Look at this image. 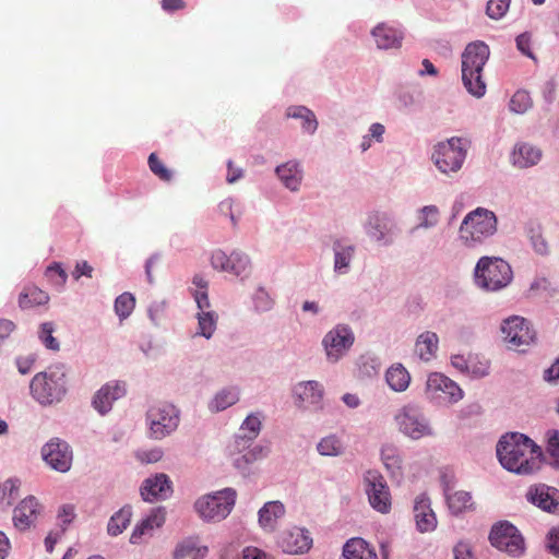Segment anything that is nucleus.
Returning a JSON list of instances; mask_svg holds the SVG:
<instances>
[{"label": "nucleus", "mask_w": 559, "mask_h": 559, "mask_svg": "<svg viewBox=\"0 0 559 559\" xmlns=\"http://www.w3.org/2000/svg\"><path fill=\"white\" fill-rule=\"evenodd\" d=\"M242 559H269L267 556L255 547H247L242 551Z\"/></svg>", "instance_id": "64"}, {"label": "nucleus", "mask_w": 559, "mask_h": 559, "mask_svg": "<svg viewBox=\"0 0 559 559\" xmlns=\"http://www.w3.org/2000/svg\"><path fill=\"white\" fill-rule=\"evenodd\" d=\"M516 48L526 57L536 60L535 55L531 49L532 36L528 33L520 34L516 39Z\"/></svg>", "instance_id": "54"}, {"label": "nucleus", "mask_w": 559, "mask_h": 559, "mask_svg": "<svg viewBox=\"0 0 559 559\" xmlns=\"http://www.w3.org/2000/svg\"><path fill=\"white\" fill-rule=\"evenodd\" d=\"M150 170L162 181L169 182L173 179V171L158 158L156 153H151L147 159Z\"/></svg>", "instance_id": "43"}, {"label": "nucleus", "mask_w": 559, "mask_h": 559, "mask_svg": "<svg viewBox=\"0 0 559 559\" xmlns=\"http://www.w3.org/2000/svg\"><path fill=\"white\" fill-rule=\"evenodd\" d=\"M451 362H452L453 367H455L460 371H467L477 377H483L488 373V364L487 362H480V366L478 368H475L474 361L471 357L466 359L462 355H455V356H452Z\"/></svg>", "instance_id": "38"}, {"label": "nucleus", "mask_w": 559, "mask_h": 559, "mask_svg": "<svg viewBox=\"0 0 559 559\" xmlns=\"http://www.w3.org/2000/svg\"><path fill=\"white\" fill-rule=\"evenodd\" d=\"M447 502L450 511L453 514H460L465 511L472 510L474 501L471 492L464 490H457L453 493L447 495Z\"/></svg>", "instance_id": "36"}, {"label": "nucleus", "mask_w": 559, "mask_h": 559, "mask_svg": "<svg viewBox=\"0 0 559 559\" xmlns=\"http://www.w3.org/2000/svg\"><path fill=\"white\" fill-rule=\"evenodd\" d=\"M239 400V391L237 388H225L218 391L209 404V408L214 412H222Z\"/></svg>", "instance_id": "35"}, {"label": "nucleus", "mask_w": 559, "mask_h": 559, "mask_svg": "<svg viewBox=\"0 0 559 559\" xmlns=\"http://www.w3.org/2000/svg\"><path fill=\"white\" fill-rule=\"evenodd\" d=\"M44 461L52 469L66 473L72 465V451L69 444L58 438L51 439L41 449Z\"/></svg>", "instance_id": "13"}, {"label": "nucleus", "mask_w": 559, "mask_h": 559, "mask_svg": "<svg viewBox=\"0 0 559 559\" xmlns=\"http://www.w3.org/2000/svg\"><path fill=\"white\" fill-rule=\"evenodd\" d=\"M335 261L334 269L338 273H345V269L348 266V257L344 250L340 249L338 242L335 243Z\"/></svg>", "instance_id": "56"}, {"label": "nucleus", "mask_w": 559, "mask_h": 559, "mask_svg": "<svg viewBox=\"0 0 559 559\" xmlns=\"http://www.w3.org/2000/svg\"><path fill=\"white\" fill-rule=\"evenodd\" d=\"M389 386L395 392L405 391L411 382V376L405 367L401 364L393 365L385 373Z\"/></svg>", "instance_id": "33"}, {"label": "nucleus", "mask_w": 559, "mask_h": 559, "mask_svg": "<svg viewBox=\"0 0 559 559\" xmlns=\"http://www.w3.org/2000/svg\"><path fill=\"white\" fill-rule=\"evenodd\" d=\"M20 481L17 479H7L0 484V501L11 506L19 495Z\"/></svg>", "instance_id": "46"}, {"label": "nucleus", "mask_w": 559, "mask_h": 559, "mask_svg": "<svg viewBox=\"0 0 559 559\" xmlns=\"http://www.w3.org/2000/svg\"><path fill=\"white\" fill-rule=\"evenodd\" d=\"M75 518L74 507L71 504H63L58 513V519L63 525L70 524Z\"/></svg>", "instance_id": "61"}, {"label": "nucleus", "mask_w": 559, "mask_h": 559, "mask_svg": "<svg viewBox=\"0 0 559 559\" xmlns=\"http://www.w3.org/2000/svg\"><path fill=\"white\" fill-rule=\"evenodd\" d=\"M194 299L198 304L200 311H209L210 309V300L207 296V289L203 290H194L193 293Z\"/></svg>", "instance_id": "62"}, {"label": "nucleus", "mask_w": 559, "mask_h": 559, "mask_svg": "<svg viewBox=\"0 0 559 559\" xmlns=\"http://www.w3.org/2000/svg\"><path fill=\"white\" fill-rule=\"evenodd\" d=\"M135 299L132 294L123 293L116 298L115 311L121 320L128 318L133 311Z\"/></svg>", "instance_id": "42"}, {"label": "nucleus", "mask_w": 559, "mask_h": 559, "mask_svg": "<svg viewBox=\"0 0 559 559\" xmlns=\"http://www.w3.org/2000/svg\"><path fill=\"white\" fill-rule=\"evenodd\" d=\"M501 332L507 347L512 350L525 352L526 347L536 340V333L531 323L519 316L503 320Z\"/></svg>", "instance_id": "7"}, {"label": "nucleus", "mask_w": 559, "mask_h": 559, "mask_svg": "<svg viewBox=\"0 0 559 559\" xmlns=\"http://www.w3.org/2000/svg\"><path fill=\"white\" fill-rule=\"evenodd\" d=\"M533 105L530 94L525 91H518L510 99V110L515 114L526 112Z\"/></svg>", "instance_id": "45"}, {"label": "nucleus", "mask_w": 559, "mask_h": 559, "mask_svg": "<svg viewBox=\"0 0 559 559\" xmlns=\"http://www.w3.org/2000/svg\"><path fill=\"white\" fill-rule=\"evenodd\" d=\"M147 420L151 435L156 439H162L177 428L179 417L173 405L160 404L150 408Z\"/></svg>", "instance_id": "11"}, {"label": "nucleus", "mask_w": 559, "mask_h": 559, "mask_svg": "<svg viewBox=\"0 0 559 559\" xmlns=\"http://www.w3.org/2000/svg\"><path fill=\"white\" fill-rule=\"evenodd\" d=\"M348 338L349 330L345 325H337L324 336L322 343L330 361L335 362L344 355Z\"/></svg>", "instance_id": "19"}, {"label": "nucleus", "mask_w": 559, "mask_h": 559, "mask_svg": "<svg viewBox=\"0 0 559 559\" xmlns=\"http://www.w3.org/2000/svg\"><path fill=\"white\" fill-rule=\"evenodd\" d=\"M294 392L298 399L300 407L314 411L322 408L323 389L319 382H300L295 386Z\"/></svg>", "instance_id": "20"}, {"label": "nucleus", "mask_w": 559, "mask_h": 559, "mask_svg": "<svg viewBox=\"0 0 559 559\" xmlns=\"http://www.w3.org/2000/svg\"><path fill=\"white\" fill-rule=\"evenodd\" d=\"M395 421L400 431L414 440L433 436L427 419L412 406H404L395 415Z\"/></svg>", "instance_id": "10"}, {"label": "nucleus", "mask_w": 559, "mask_h": 559, "mask_svg": "<svg viewBox=\"0 0 559 559\" xmlns=\"http://www.w3.org/2000/svg\"><path fill=\"white\" fill-rule=\"evenodd\" d=\"M468 142L462 138H451L435 146L432 160L443 174L456 173L466 157Z\"/></svg>", "instance_id": "6"}, {"label": "nucleus", "mask_w": 559, "mask_h": 559, "mask_svg": "<svg viewBox=\"0 0 559 559\" xmlns=\"http://www.w3.org/2000/svg\"><path fill=\"white\" fill-rule=\"evenodd\" d=\"M497 456L506 469L528 475L539 469L542 450L528 437L512 432L499 440Z\"/></svg>", "instance_id": "1"}, {"label": "nucleus", "mask_w": 559, "mask_h": 559, "mask_svg": "<svg viewBox=\"0 0 559 559\" xmlns=\"http://www.w3.org/2000/svg\"><path fill=\"white\" fill-rule=\"evenodd\" d=\"M414 516L416 526L421 533L431 532L437 526V518L430 507V500L425 495H420L415 500Z\"/></svg>", "instance_id": "25"}, {"label": "nucleus", "mask_w": 559, "mask_h": 559, "mask_svg": "<svg viewBox=\"0 0 559 559\" xmlns=\"http://www.w3.org/2000/svg\"><path fill=\"white\" fill-rule=\"evenodd\" d=\"M372 36L380 49L399 48L403 39L402 33L399 29L385 23L377 25L372 29Z\"/></svg>", "instance_id": "27"}, {"label": "nucleus", "mask_w": 559, "mask_h": 559, "mask_svg": "<svg viewBox=\"0 0 559 559\" xmlns=\"http://www.w3.org/2000/svg\"><path fill=\"white\" fill-rule=\"evenodd\" d=\"M526 500L548 513H559V489L546 484H535L527 488Z\"/></svg>", "instance_id": "14"}, {"label": "nucleus", "mask_w": 559, "mask_h": 559, "mask_svg": "<svg viewBox=\"0 0 559 559\" xmlns=\"http://www.w3.org/2000/svg\"><path fill=\"white\" fill-rule=\"evenodd\" d=\"M126 394L124 384L120 382H109L103 385L93 399V406L102 415L111 409L112 403Z\"/></svg>", "instance_id": "24"}, {"label": "nucleus", "mask_w": 559, "mask_h": 559, "mask_svg": "<svg viewBox=\"0 0 559 559\" xmlns=\"http://www.w3.org/2000/svg\"><path fill=\"white\" fill-rule=\"evenodd\" d=\"M93 267L86 261L78 262L75 269L72 272V276L75 281H79L81 276L92 277Z\"/></svg>", "instance_id": "60"}, {"label": "nucleus", "mask_w": 559, "mask_h": 559, "mask_svg": "<svg viewBox=\"0 0 559 559\" xmlns=\"http://www.w3.org/2000/svg\"><path fill=\"white\" fill-rule=\"evenodd\" d=\"M64 378L66 373L58 367L38 372L29 384L32 396L41 405L60 402L67 392Z\"/></svg>", "instance_id": "4"}, {"label": "nucleus", "mask_w": 559, "mask_h": 559, "mask_svg": "<svg viewBox=\"0 0 559 559\" xmlns=\"http://www.w3.org/2000/svg\"><path fill=\"white\" fill-rule=\"evenodd\" d=\"M46 276L57 286H63L68 278V274L59 263H53L48 266L46 270Z\"/></svg>", "instance_id": "53"}, {"label": "nucleus", "mask_w": 559, "mask_h": 559, "mask_svg": "<svg viewBox=\"0 0 559 559\" xmlns=\"http://www.w3.org/2000/svg\"><path fill=\"white\" fill-rule=\"evenodd\" d=\"M542 158V151L528 143L518 144L512 153L513 165L519 168H527L536 165Z\"/></svg>", "instance_id": "28"}, {"label": "nucleus", "mask_w": 559, "mask_h": 559, "mask_svg": "<svg viewBox=\"0 0 559 559\" xmlns=\"http://www.w3.org/2000/svg\"><path fill=\"white\" fill-rule=\"evenodd\" d=\"M40 513V506L34 496H29L21 501L14 509L13 522L16 528L25 531L29 528L37 520Z\"/></svg>", "instance_id": "22"}, {"label": "nucleus", "mask_w": 559, "mask_h": 559, "mask_svg": "<svg viewBox=\"0 0 559 559\" xmlns=\"http://www.w3.org/2000/svg\"><path fill=\"white\" fill-rule=\"evenodd\" d=\"M211 263L214 269L230 273L235 276H246L250 270L249 258L238 251H234L227 255L224 251L216 250L212 254Z\"/></svg>", "instance_id": "15"}, {"label": "nucleus", "mask_w": 559, "mask_h": 559, "mask_svg": "<svg viewBox=\"0 0 559 559\" xmlns=\"http://www.w3.org/2000/svg\"><path fill=\"white\" fill-rule=\"evenodd\" d=\"M454 559H475L471 546L460 542L453 549Z\"/></svg>", "instance_id": "59"}, {"label": "nucleus", "mask_w": 559, "mask_h": 559, "mask_svg": "<svg viewBox=\"0 0 559 559\" xmlns=\"http://www.w3.org/2000/svg\"><path fill=\"white\" fill-rule=\"evenodd\" d=\"M275 171L286 188L292 191H297L299 189L302 179V171L297 163L287 162L277 166Z\"/></svg>", "instance_id": "30"}, {"label": "nucleus", "mask_w": 559, "mask_h": 559, "mask_svg": "<svg viewBox=\"0 0 559 559\" xmlns=\"http://www.w3.org/2000/svg\"><path fill=\"white\" fill-rule=\"evenodd\" d=\"M524 235L528 240L533 251L542 257H546L551 251L550 242L545 234L543 224L535 218L528 219L523 227Z\"/></svg>", "instance_id": "21"}, {"label": "nucleus", "mask_w": 559, "mask_h": 559, "mask_svg": "<svg viewBox=\"0 0 559 559\" xmlns=\"http://www.w3.org/2000/svg\"><path fill=\"white\" fill-rule=\"evenodd\" d=\"M381 457L383 464L389 471L394 473L396 469L401 468L402 459L394 447L388 445L382 448Z\"/></svg>", "instance_id": "49"}, {"label": "nucleus", "mask_w": 559, "mask_h": 559, "mask_svg": "<svg viewBox=\"0 0 559 559\" xmlns=\"http://www.w3.org/2000/svg\"><path fill=\"white\" fill-rule=\"evenodd\" d=\"M165 523V512L162 508H157L144 520H142L133 530L130 542L140 544L144 536H151L155 528L160 527Z\"/></svg>", "instance_id": "26"}, {"label": "nucleus", "mask_w": 559, "mask_h": 559, "mask_svg": "<svg viewBox=\"0 0 559 559\" xmlns=\"http://www.w3.org/2000/svg\"><path fill=\"white\" fill-rule=\"evenodd\" d=\"M511 0H489L486 13L490 19L499 20L506 15L509 10Z\"/></svg>", "instance_id": "50"}, {"label": "nucleus", "mask_w": 559, "mask_h": 559, "mask_svg": "<svg viewBox=\"0 0 559 559\" xmlns=\"http://www.w3.org/2000/svg\"><path fill=\"white\" fill-rule=\"evenodd\" d=\"M260 429V417L254 414H251L245 419V421L241 425L240 430L243 432V435L240 437V439L253 440L259 435Z\"/></svg>", "instance_id": "48"}, {"label": "nucleus", "mask_w": 559, "mask_h": 559, "mask_svg": "<svg viewBox=\"0 0 559 559\" xmlns=\"http://www.w3.org/2000/svg\"><path fill=\"white\" fill-rule=\"evenodd\" d=\"M511 280V266L500 258L483 257L476 264V284L486 290H499L506 287Z\"/></svg>", "instance_id": "5"}, {"label": "nucleus", "mask_w": 559, "mask_h": 559, "mask_svg": "<svg viewBox=\"0 0 559 559\" xmlns=\"http://www.w3.org/2000/svg\"><path fill=\"white\" fill-rule=\"evenodd\" d=\"M206 552L207 547H198L193 540H186L177 547L175 558L182 559L185 557H192V559H198L199 557H203Z\"/></svg>", "instance_id": "40"}, {"label": "nucleus", "mask_w": 559, "mask_h": 559, "mask_svg": "<svg viewBox=\"0 0 559 559\" xmlns=\"http://www.w3.org/2000/svg\"><path fill=\"white\" fill-rule=\"evenodd\" d=\"M352 559H378L368 543L359 537H352Z\"/></svg>", "instance_id": "44"}, {"label": "nucleus", "mask_w": 559, "mask_h": 559, "mask_svg": "<svg viewBox=\"0 0 559 559\" xmlns=\"http://www.w3.org/2000/svg\"><path fill=\"white\" fill-rule=\"evenodd\" d=\"M364 480L370 506L382 514L389 513L392 507V497L384 477L378 471H368Z\"/></svg>", "instance_id": "9"}, {"label": "nucleus", "mask_w": 559, "mask_h": 559, "mask_svg": "<svg viewBox=\"0 0 559 559\" xmlns=\"http://www.w3.org/2000/svg\"><path fill=\"white\" fill-rule=\"evenodd\" d=\"M132 516V511L130 508H122L118 512H116L109 520L108 523V534L111 536H117L123 532V530L129 525Z\"/></svg>", "instance_id": "37"}, {"label": "nucleus", "mask_w": 559, "mask_h": 559, "mask_svg": "<svg viewBox=\"0 0 559 559\" xmlns=\"http://www.w3.org/2000/svg\"><path fill=\"white\" fill-rule=\"evenodd\" d=\"M344 444L335 437L323 438L318 444V451L322 455L336 456L344 452Z\"/></svg>", "instance_id": "41"}, {"label": "nucleus", "mask_w": 559, "mask_h": 559, "mask_svg": "<svg viewBox=\"0 0 559 559\" xmlns=\"http://www.w3.org/2000/svg\"><path fill=\"white\" fill-rule=\"evenodd\" d=\"M236 499L233 489H224L215 495H209L195 502V509L200 516L209 521H221L231 511Z\"/></svg>", "instance_id": "8"}, {"label": "nucleus", "mask_w": 559, "mask_h": 559, "mask_svg": "<svg viewBox=\"0 0 559 559\" xmlns=\"http://www.w3.org/2000/svg\"><path fill=\"white\" fill-rule=\"evenodd\" d=\"M173 492L171 481L166 474H157L144 480L141 496L145 501L166 499Z\"/></svg>", "instance_id": "23"}, {"label": "nucleus", "mask_w": 559, "mask_h": 559, "mask_svg": "<svg viewBox=\"0 0 559 559\" xmlns=\"http://www.w3.org/2000/svg\"><path fill=\"white\" fill-rule=\"evenodd\" d=\"M420 227L429 228L435 226L439 221V210L435 205H427L420 210Z\"/></svg>", "instance_id": "52"}, {"label": "nucleus", "mask_w": 559, "mask_h": 559, "mask_svg": "<svg viewBox=\"0 0 559 559\" xmlns=\"http://www.w3.org/2000/svg\"><path fill=\"white\" fill-rule=\"evenodd\" d=\"M547 382H555L559 379V358L544 372Z\"/></svg>", "instance_id": "63"}, {"label": "nucleus", "mask_w": 559, "mask_h": 559, "mask_svg": "<svg viewBox=\"0 0 559 559\" xmlns=\"http://www.w3.org/2000/svg\"><path fill=\"white\" fill-rule=\"evenodd\" d=\"M547 547L552 555L559 557V526L548 533Z\"/></svg>", "instance_id": "58"}, {"label": "nucleus", "mask_w": 559, "mask_h": 559, "mask_svg": "<svg viewBox=\"0 0 559 559\" xmlns=\"http://www.w3.org/2000/svg\"><path fill=\"white\" fill-rule=\"evenodd\" d=\"M438 336L433 332L427 331L420 334L415 345V353L421 360L429 361L438 349Z\"/></svg>", "instance_id": "32"}, {"label": "nucleus", "mask_w": 559, "mask_h": 559, "mask_svg": "<svg viewBox=\"0 0 559 559\" xmlns=\"http://www.w3.org/2000/svg\"><path fill=\"white\" fill-rule=\"evenodd\" d=\"M286 116L288 118L299 119L304 132L312 134L318 129V120L314 112L305 106L288 107Z\"/></svg>", "instance_id": "31"}, {"label": "nucleus", "mask_w": 559, "mask_h": 559, "mask_svg": "<svg viewBox=\"0 0 559 559\" xmlns=\"http://www.w3.org/2000/svg\"><path fill=\"white\" fill-rule=\"evenodd\" d=\"M547 436V448L546 451L550 456V465L559 468V431L558 430H549L546 433Z\"/></svg>", "instance_id": "47"}, {"label": "nucleus", "mask_w": 559, "mask_h": 559, "mask_svg": "<svg viewBox=\"0 0 559 559\" xmlns=\"http://www.w3.org/2000/svg\"><path fill=\"white\" fill-rule=\"evenodd\" d=\"M396 226L394 221L382 212H373L367 221V234L382 245H390L393 241Z\"/></svg>", "instance_id": "16"}, {"label": "nucleus", "mask_w": 559, "mask_h": 559, "mask_svg": "<svg viewBox=\"0 0 559 559\" xmlns=\"http://www.w3.org/2000/svg\"><path fill=\"white\" fill-rule=\"evenodd\" d=\"M52 323H43L39 331V338L48 349L59 350V342L52 336Z\"/></svg>", "instance_id": "51"}, {"label": "nucleus", "mask_w": 559, "mask_h": 559, "mask_svg": "<svg viewBox=\"0 0 559 559\" xmlns=\"http://www.w3.org/2000/svg\"><path fill=\"white\" fill-rule=\"evenodd\" d=\"M490 56L488 45L474 41L466 46L462 53V81L467 92L480 98L486 93L483 70Z\"/></svg>", "instance_id": "2"}, {"label": "nucleus", "mask_w": 559, "mask_h": 559, "mask_svg": "<svg viewBox=\"0 0 559 559\" xmlns=\"http://www.w3.org/2000/svg\"><path fill=\"white\" fill-rule=\"evenodd\" d=\"M426 389L431 397L448 399L451 402L462 399L460 386L442 373H431L428 377Z\"/></svg>", "instance_id": "17"}, {"label": "nucleus", "mask_w": 559, "mask_h": 559, "mask_svg": "<svg viewBox=\"0 0 559 559\" xmlns=\"http://www.w3.org/2000/svg\"><path fill=\"white\" fill-rule=\"evenodd\" d=\"M49 296L46 292L36 286H27L19 296V306L22 309H31L33 307L47 304Z\"/></svg>", "instance_id": "34"}, {"label": "nucleus", "mask_w": 559, "mask_h": 559, "mask_svg": "<svg viewBox=\"0 0 559 559\" xmlns=\"http://www.w3.org/2000/svg\"><path fill=\"white\" fill-rule=\"evenodd\" d=\"M278 544L284 552L304 554L311 548L312 538L307 531L295 527L283 532Z\"/></svg>", "instance_id": "18"}, {"label": "nucleus", "mask_w": 559, "mask_h": 559, "mask_svg": "<svg viewBox=\"0 0 559 559\" xmlns=\"http://www.w3.org/2000/svg\"><path fill=\"white\" fill-rule=\"evenodd\" d=\"M136 456L143 463H155L162 459L163 452L160 449H152L148 451H140Z\"/></svg>", "instance_id": "57"}, {"label": "nucleus", "mask_w": 559, "mask_h": 559, "mask_svg": "<svg viewBox=\"0 0 559 559\" xmlns=\"http://www.w3.org/2000/svg\"><path fill=\"white\" fill-rule=\"evenodd\" d=\"M217 317L213 311H200L198 313L199 334L210 338L216 329Z\"/></svg>", "instance_id": "39"}, {"label": "nucleus", "mask_w": 559, "mask_h": 559, "mask_svg": "<svg viewBox=\"0 0 559 559\" xmlns=\"http://www.w3.org/2000/svg\"><path fill=\"white\" fill-rule=\"evenodd\" d=\"M254 306L259 311L270 310L273 306V301L269 294L263 289L259 288L253 297Z\"/></svg>", "instance_id": "55"}, {"label": "nucleus", "mask_w": 559, "mask_h": 559, "mask_svg": "<svg viewBox=\"0 0 559 559\" xmlns=\"http://www.w3.org/2000/svg\"><path fill=\"white\" fill-rule=\"evenodd\" d=\"M493 547L510 555H520L523 551V538L516 527L508 522L495 525L489 535Z\"/></svg>", "instance_id": "12"}, {"label": "nucleus", "mask_w": 559, "mask_h": 559, "mask_svg": "<svg viewBox=\"0 0 559 559\" xmlns=\"http://www.w3.org/2000/svg\"><path fill=\"white\" fill-rule=\"evenodd\" d=\"M497 217L492 211L477 207L469 212L460 227V239L467 247L481 245L497 231Z\"/></svg>", "instance_id": "3"}, {"label": "nucleus", "mask_w": 559, "mask_h": 559, "mask_svg": "<svg viewBox=\"0 0 559 559\" xmlns=\"http://www.w3.org/2000/svg\"><path fill=\"white\" fill-rule=\"evenodd\" d=\"M285 514V507L281 501H269L259 511L260 526L265 531H274L277 521Z\"/></svg>", "instance_id": "29"}]
</instances>
